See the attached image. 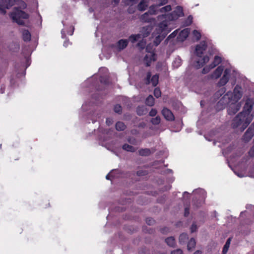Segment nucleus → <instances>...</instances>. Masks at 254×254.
Returning <instances> with one entry per match:
<instances>
[{
	"label": "nucleus",
	"mask_w": 254,
	"mask_h": 254,
	"mask_svg": "<svg viewBox=\"0 0 254 254\" xmlns=\"http://www.w3.org/2000/svg\"><path fill=\"white\" fill-rule=\"evenodd\" d=\"M157 110L155 109H152L151 111L149 112V115L150 116L154 117L157 114Z\"/></svg>",
	"instance_id": "nucleus-44"
},
{
	"label": "nucleus",
	"mask_w": 254,
	"mask_h": 254,
	"mask_svg": "<svg viewBox=\"0 0 254 254\" xmlns=\"http://www.w3.org/2000/svg\"><path fill=\"white\" fill-rule=\"evenodd\" d=\"M6 10L2 8H0V13H1L2 14H5L6 13Z\"/></svg>",
	"instance_id": "nucleus-53"
},
{
	"label": "nucleus",
	"mask_w": 254,
	"mask_h": 254,
	"mask_svg": "<svg viewBox=\"0 0 254 254\" xmlns=\"http://www.w3.org/2000/svg\"><path fill=\"white\" fill-rule=\"evenodd\" d=\"M254 135V127L250 126L243 136L245 142H249Z\"/></svg>",
	"instance_id": "nucleus-8"
},
{
	"label": "nucleus",
	"mask_w": 254,
	"mask_h": 254,
	"mask_svg": "<svg viewBox=\"0 0 254 254\" xmlns=\"http://www.w3.org/2000/svg\"><path fill=\"white\" fill-rule=\"evenodd\" d=\"M68 42H64V46L66 47L67 46V43Z\"/></svg>",
	"instance_id": "nucleus-64"
},
{
	"label": "nucleus",
	"mask_w": 254,
	"mask_h": 254,
	"mask_svg": "<svg viewBox=\"0 0 254 254\" xmlns=\"http://www.w3.org/2000/svg\"><path fill=\"white\" fill-rule=\"evenodd\" d=\"M10 17L13 21L16 22L18 24L23 25L24 22L23 19L28 18L29 15L24 11L16 8L10 13Z\"/></svg>",
	"instance_id": "nucleus-3"
},
{
	"label": "nucleus",
	"mask_w": 254,
	"mask_h": 254,
	"mask_svg": "<svg viewBox=\"0 0 254 254\" xmlns=\"http://www.w3.org/2000/svg\"><path fill=\"white\" fill-rule=\"evenodd\" d=\"M189 237L187 234L184 233L181 234L179 237V242L181 244L183 245L186 243Z\"/></svg>",
	"instance_id": "nucleus-23"
},
{
	"label": "nucleus",
	"mask_w": 254,
	"mask_h": 254,
	"mask_svg": "<svg viewBox=\"0 0 254 254\" xmlns=\"http://www.w3.org/2000/svg\"><path fill=\"white\" fill-rule=\"evenodd\" d=\"M189 207H186L185 209V213H184V215L185 217H187L189 216V214H190V211H189Z\"/></svg>",
	"instance_id": "nucleus-51"
},
{
	"label": "nucleus",
	"mask_w": 254,
	"mask_h": 254,
	"mask_svg": "<svg viewBox=\"0 0 254 254\" xmlns=\"http://www.w3.org/2000/svg\"><path fill=\"white\" fill-rule=\"evenodd\" d=\"M128 44L127 39H121L117 43V47L119 51L125 49Z\"/></svg>",
	"instance_id": "nucleus-13"
},
{
	"label": "nucleus",
	"mask_w": 254,
	"mask_h": 254,
	"mask_svg": "<svg viewBox=\"0 0 254 254\" xmlns=\"http://www.w3.org/2000/svg\"><path fill=\"white\" fill-rule=\"evenodd\" d=\"M5 2H8V3L4 5L5 7L7 9H8L10 8V6L12 5V2L11 0H4Z\"/></svg>",
	"instance_id": "nucleus-45"
},
{
	"label": "nucleus",
	"mask_w": 254,
	"mask_h": 254,
	"mask_svg": "<svg viewBox=\"0 0 254 254\" xmlns=\"http://www.w3.org/2000/svg\"><path fill=\"white\" fill-rule=\"evenodd\" d=\"M22 39L24 42H29L31 40V35L30 32L26 29L22 30Z\"/></svg>",
	"instance_id": "nucleus-19"
},
{
	"label": "nucleus",
	"mask_w": 254,
	"mask_h": 254,
	"mask_svg": "<svg viewBox=\"0 0 254 254\" xmlns=\"http://www.w3.org/2000/svg\"><path fill=\"white\" fill-rule=\"evenodd\" d=\"M190 194L187 191H185L183 194V197L185 198L186 196L189 197Z\"/></svg>",
	"instance_id": "nucleus-56"
},
{
	"label": "nucleus",
	"mask_w": 254,
	"mask_h": 254,
	"mask_svg": "<svg viewBox=\"0 0 254 254\" xmlns=\"http://www.w3.org/2000/svg\"><path fill=\"white\" fill-rule=\"evenodd\" d=\"M161 119L159 116H156L155 118H152L150 122L154 125H158L160 123Z\"/></svg>",
	"instance_id": "nucleus-32"
},
{
	"label": "nucleus",
	"mask_w": 254,
	"mask_h": 254,
	"mask_svg": "<svg viewBox=\"0 0 254 254\" xmlns=\"http://www.w3.org/2000/svg\"><path fill=\"white\" fill-rule=\"evenodd\" d=\"M168 0H160V2L158 4H153L150 6L148 12L145 13L141 16V19L145 22H149L151 20V18L149 17V13L151 15H155L158 13L157 8L168 2Z\"/></svg>",
	"instance_id": "nucleus-4"
},
{
	"label": "nucleus",
	"mask_w": 254,
	"mask_h": 254,
	"mask_svg": "<svg viewBox=\"0 0 254 254\" xmlns=\"http://www.w3.org/2000/svg\"><path fill=\"white\" fill-rule=\"evenodd\" d=\"M175 36V35L174 34V32L171 33L169 36V37H168V38H171V37H174Z\"/></svg>",
	"instance_id": "nucleus-58"
},
{
	"label": "nucleus",
	"mask_w": 254,
	"mask_h": 254,
	"mask_svg": "<svg viewBox=\"0 0 254 254\" xmlns=\"http://www.w3.org/2000/svg\"><path fill=\"white\" fill-rule=\"evenodd\" d=\"M207 47V42L205 41H202L197 45L195 47V53L197 56L201 57L203 52L206 50Z\"/></svg>",
	"instance_id": "nucleus-7"
},
{
	"label": "nucleus",
	"mask_w": 254,
	"mask_h": 254,
	"mask_svg": "<svg viewBox=\"0 0 254 254\" xmlns=\"http://www.w3.org/2000/svg\"><path fill=\"white\" fill-rule=\"evenodd\" d=\"M110 174H108L106 176V179H107V180H109V179H110Z\"/></svg>",
	"instance_id": "nucleus-63"
},
{
	"label": "nucleus",
	"mask_w": 254,
	"mask_h": 254,
	"mask_svg": "<svg viewBox=\"0 0 254 254\" xmlns=\"http://www.w3.org/2000/svg\"><path fill=\"white\" fill-rule=\"evenodd\" d=\"M167 244L171 247H174L176 245L175 240L173 237H170L165 239Z\"/></svg>",
	"instance_id": "nucleus-24"
},
{
	"label": "nucleus",
	"mask_w": 254,
	"mask_h": 254,
	"mask_svg": "<svg viewBox=\"0 0 254 254\" xmlns=\"http://www.w3.org/2000/svg\"><path fill=\"white\" fill-rule=\"evenodd\" d=\"M145 104L148 106H153L154 104V98L152 95H149L145 100Z\"/></svg>",
	"instance_id": "nucleus-28"
},
{
	"label": "nucleus",
	"mask_w": 254,
	"mask_h": 254,
	"mask_svg": "<svg viewBox=\"0 0 254 254\" xmlns=\"http://www.w3.org/2000/svg\"><path fill=\"white\" fill-rule=\"evenodd\" d=\"M181 60L180 59H176V60L174 61L173 66L178 67L181 65Z\"/></svg>",
	"instance_id": "nucleus-39"
},
{
	"label": "nucleus",
	"mask_w": 254,
	"mask_h": 254,
	"mask_svg": "<svg viewBox=\"0 0 254 254\" xmlns=\"http://www.w3.org/2000/svg\"><path fill=\"white\" fill-rule=\"evenodd\" d=\"M212 68H211V64L209 65L208 66H206L203 68L202 72L203 74H206L208 73Z\"/></svg>",
	"instance_id": "nucleus-38"
},
{
	"label": "nucleus",
	"mask_w": 254,
	"mask_h": 254,
	"mask_svg": "<svg viewBox=\"0 0 254 254\" xmlns=\"http://www.w3.org/2000/svg\"><path fill=\"white\" fill-rule=\"evenodd\" d=\"M126 127V125L122 122H118L116 124V128L118 131L124 130Z\"/></svg>",
	"instance_id": "nucleus-29"
},
{
	"label": "nucleus",
	"mask_w": 254,
	"mask_h": 254,
	"mask_svg": "<svg viewBox=\"0 0 254 254\" xmlns=\"http://www.w3.org/2000/svg\"><path fill=\"white\" fill-rule=\"evenodd\" d=\"M197 191H199L200 192V193H204V191L203 190H202V189H200V190H195V192H197Z\"/></svg>",
	"instance_id": "nucleus-57"
},
{
	"label": "nucleus",
	"mask_w": 254,
	"mask_h": 254,
	"mask_svg": "<svg viewBox=\"0 0 254 254\" xmlns=\"http://www.w3.org/2000/svg\"><path fill=\"white\" fill-rule=\"evenodd\" d=\"M172 9V8H171V6L170 5H167L165 6H164L161 8L159 9V11L160 12H167V11H171Z\"/></svg>",
	"instance_id": "nucleus-33"
},
{
	"label": "nucleus",
	"mask_w": 254,
	"mask_h": 254,
	"mask_svg": "<svg viewBox=\"0 0 254 254\" xmlns=\"http://www.w3.org/2000/svg\"><path fill=\"white\" fill-rule=\"evenodd\" d=\"M114 110L116 113H118L119 114H121L122 112V106L119 104L116 105L114 106Z\"/></svg>",
	"instance_id": "nucleus-35"
},
{
	"label": "nucleus",
	"mask_w": 254,
	"mask_h": 254,
	"mask_svg": "<svg viewBox=\"0 0 254 254\" xmlns=\"http://www.w3.org/2000/svg\"><path fill=\"white\" fill-rule=\"evenodd\" d=\"M229 247L230 246L225 244L223 248L222 254H226L229 250Z\"/></svg>",
	"instance_id": "nucleus-42"
},
{
	"label": "nucleus",
	"mask_w": 254,
	"mask_h": 254,
	"mask_svg": "<svg viewBox=\"0 0 254 254\" xmlns=\"http://www.w3.org/2000/svg\"><path fill=\"white\" fill-rule=\"evenodd\" d=\"M148 112V110L146 106L142 105V106H139L137 107L136 109V113L139 116H142L146 115Z\"/></svg>",
	"instance_id": "nucleus-18"
},
{
	"label": "nucleus",
	"mask_w": 254,
	"mask_h": 254,
	"mask_svg": "<svg viewBox=\"0 0 254 254\" xmlns=\"http://www.w3.org/2000/svg\"><path fill=\"white\" fill-rule=\"evenodd\" d=\"M142 39L141 34H132L129 36L128 42L130 41L132 43H134L140 39Z\"/></svg>",
	"instance_id": "nucleus-20"
},
{
	"label": "nucleus",
	"mask_w": 254,
	"mask_h": 254,
	"mask_svg": "<svg viewBox=\"0 0 254 254\" xmlns=\"http://www.w3.org/2000/svg\"><path fill=\"white\" fill-rule=\"evenodd\" d=\"M137 132V131L136 130H131V133H132V134H135Z\"/></svg>",
	"instance_id": "nucleus-62"
},
{
	"label": "nucleus",
	"mask_w": 254,
	"mask_h": 254,
	"mask_svg": "<svg viewBox=\"0 0 254 254\" xmlns=\"http://www.w3.org/2000/svg\"><path fill=\"white\" fill-rule=\"evenodd\" d=\"M162 114L164 118L168 121H173L175 120V117L172 112L166 108L163 109Z\"/></svg>",
	"instance_id": "nucleus-10"
},
{
	"label": "nucleus",
	"mask_w": 254,
	"mask_h": 254,
	"mask_svg": "<svg viewBox=\"0 0 254 254\" xmlns=\"http://www.w3.org/2000/svg\"><path fill=\"white\" fill-rule=\"evenodd\" d=\"M197 230V226L195 223H193L190 227L191 233L195 232Z\"/></svg>",
	"instance_id": "nucleus-49"
},
{
	"label": "nucleus",
	"mask_w": 254,
	"mask_h": 254,
	"mask_svg": "<svg viewBox=\"0 0 254 254\" xmlns=\"http://www.w3.org/2000/svg\"><path fill=\"white\" fill-rule=\"evenodd\" d=\"M209 57L207 56H205L200 60H199L197 63L199 66H203L204 64H205L206 63H207L209 61Z\"/></svg>",
	"instance_id": "nucleus-25"
},
{
	"label": "nucleus",
	"mask_w": 254,
	"mask_h": 254,
	"mask_svg": "<svg viewBox=\"0 0 254 254\" xmlns=\"http://www.w3.org/2000/svg\"><path fill=\"white\" fill-rule=\"evenodd\" d=\"M253 109V104L250 100H247L244 106L243 110L245 115L247 117H251L250 115Z\"/></svg>",
	"instance_id": "nucleus-11"
},
{
	"label": "nucleus",
	"mask_w": 254,
	"mask_h": 254,
	"mask_svg": "<svg viewBox=\"0 0 254 254\" xmlns=\"http://www.w3.org/2000/svg\"><path fill=\"white\" fill-rule=\"evenodd\" d=\"M193 254H201V252L197 251Z\"/></svg>",
	"instance_id": "nucleus-60"
},
{
	"label": "nucleus",
	"mask_w": 254,
	"mask_h": 254,
	"mask_svg": "<svg viewBox=\"0 0 254 254\" xmlns=\"http://www.w3.org/2000/svg\"><path fill=\"white\" fill-rule=\"evenodd\" d=\"M145 42L143 41V40L140 41L137 44V47L140 48L141 49L144 48L145 46Z\"/></svg>",
	"instance_id": "nucleus-41"
},
{
	"label": "nucleus",
	"mask_w": 254,
	"mask_h": 254,
	"mask_svg": "<svg viewBox=\"0 0 254 254\" xmlns=\"http://www.w3.org/2000/svg\"><path fill=\"white\" fill-rule=\"evenodd\" d=\"M137 175L138 176H140L145 175V174L144 172H141L140 171H138L137 172Z\"/></svg>",
	"instance_id": "nucleus-55"
},
{
	"label": "nucleus",
	"mask_w": 254,
	"mask_h": 254,
	"mask_svg": "<svg viewBox=\"0 0 254 254\" xmlns=\"http://www.w3.org/2000/svg\"><path fill=\"white\" fill-rule=\"evenodd\" d=\"M252 119V117H247L245 115L244 112H241L233 120L232 127L233 128H236L240 127L241 131H243L251 123Z\"/></svg>",
	"instance_id": "nucleus-1"
},
{
	"label": "nucleus",
	"mask_w": 254,
	"mask_h": 254,
	"mask_svg": "<svg viewBox=\"0 0 254 254\" xmlns=\"http://www.w3.org/2000/svg\"><path fill=\"white\" fill-rule=\"evenodd\" d=\"M190 31V30L189 28H185L182 30L179 35V40L182 41H184L185 40H186L189 35Z\"/></svg>",
	"instance_id": "nucleus-15"
},
{
	"label": "nucleus",
	"mask_w": 254,
	"mask_h": 254,
	"mask_svg": "<svg viewBox=\"0 0 254 254\" xmlns=\"http://www.w3.org/2000/svg\"><path fill=\"white\" fill-rule=\"evenodd\" d=\"M241 107V104L240 103L231 104L227 110L228 114L230 115L235 114L239 111Z\"/></svg>",
	"instance_id": "nucleus-9"
},
{
	"label": "nucleus",
	"mask_w": 254,
	"mask_h": 254,
	"mask_svg": "<svg viewBox=\"0 0 254 254\" xmlns=\"http://www.w3.org/2000/svg\"><path fill=\"white\" fill-rule=\"evenodd\" d=\"M222 62V59L220 57L216 56L214 57V61L210 64L211 65V68H214L217 65H218Z\"/></svg>",
	"instance_id": "nucleus-27"
},
{
	"label": "nucleus",
	"mask_w": 254,
	"mask_h": 254,
	"mask_svg": "<svg viewBox=\"0 0 254 254\" xmlns=\"http://www.w3.org/2000/svg\"><path fill=\"white\" fill-rule=\"evenodd\" d=\"M192 22V16L191 15H190L188 16V18L185 21L184 24L186 26H189L191 24Z\"/></svg>",
	"instance_id": "nucleus-36"
},
{
	"label": "nucleus",
	"mask_w": 254,
	"mask_h": 254,
	"mask_svg": "<svg viewBox=\"0 0 254 254\" xmlns=\"http://www.w3.org/2000/svg\"><path fill=\"white\" fill-rule=\"evenodd\" d=\"M229 79V77H227L225 75H223L220 81L217 83L218 86L221 87L225 85L228 82Z\"/></svg>",
	"instance_id": "nucleus-26"
},
{
	"label": "nucleus",
	"mask_w": 254,
	"mask_h": 254,
	"mask_svg": "<svg viewBox=\"0 0 254 254\" xmlns=\"http://www.w3.org/2000/svg\"><path fill=\"white\" fill-rule=\"evenodd\" d=\"M122 148L124 150L130 152H134L136 150V149L133 146L127 143H125L123 145Z\"/></svg>",
	"instance_id": "nucleus-22"
},
{
	"label": "nucleus",
	"mask_w": 254,
	"mask_h": 254,
	"mask_svg": "<svg viewBox=\"0 0 254 254\" xmlns=\"http://www.w3.org/2000/svg\"><path fill=\"white\" fill-rule=\"evenodd\" d=\"M106 123L108 126H110V125L113 124V121L111 118H107Z\"/></svg>",
	"instance_id": "nucleus-50"
},
{
	"label": "nucleus",
	"mask_w": 254,
	"mask_h": 254,
	"mask_svg": "<svg viewBox=\"0 0 254 254\" xmlns=\"http://www.w3.org/2000/svg\"><path fill=\"white\" fill-rule=\"evenodd\" d=\"M154 151L155 150L153 148H142L138 151V154L142 156H148L154 153Z\"/></svg>",
	"instance_id": "nucleus-14"
},
{
	"label": "nucleus",
	"mask_w": 254,
	"mask_h": 254,
	"mask_svg": "<svg viewBox=\"0 0 254 254\" xmlns=\"http://www.w3.org/2000/svg\"><path fill=\"white\" fill-rule=\"evenodd\" d=\"M171 254H183V252L181 249H178L173 251H172Z\"/></svg>",
	"instance_id": "nucleus-46"
},
{
	"label": "nucleus",
	"mask_w": 254,
	"mask_h": 254,
	"mask_svg": "<svg viewBox=\"0 0 254 254\" xmlns=\"http://www.w3.org/2000/svg\"><path fill=\"white\" fill-rule=\"evenodd\" d=\"M231 239L232 238H229L227 241H226V242L225 243L226 245H229L230 246V243H231Z\"/></svg>",
	"instance_id": "nucleus-54"
},
{
	"label": "nucleus",
	"mask_w": 254,
	"mask_h": 254,
	"mask_svg": "<svg viewBox=\"0 0 254 254\" xmlns=\"http://www.w3.org/2000/svg\"><path fill=\"white\" fill-rule=\"evenodd\" d=\"M167 28V22L166 20H163L162 22L158 24L155 31L153 32V36H156L154 41L155 46H158L168 34V31Z\"/></svg>",
	"instance_id": "nucleus-2"
},
{
	"label": "nucleus",
	"mask_w": 254,
	"mask_h": 254,
	"mask_svg": "<svg viewBox=\"0 0 254 254\" xmlns=\"http://www.w3.org/2000/svg\"><path fill=\"white\" fill-rule=\"evenodd\" d=\"M149 47L147 46L146 48V51L147 54L145 56L143 62L147 66L150 65L152 62H154L156 59V55L153 52L148 51Z\"/></svg>",
	"instance_id": "nucleus-6"
},
{
	"label": "nucleus",
	"mask_w": 254,
	"mask_h": 254,
	"mask_svg": "<svg viewBox=\"0 0 254 254\" xmlns=\"http://www.w3.org/2000/svg\"><path fill=\"white\" fill-rule=\"evenodd\" d=\"M183 15L184 13L182 7L181 6H177L176 9L172 13L168 14H162L161 16H159L158 18L165 19L164 20H166L168 22V20H174L178 19L179 17H181Z\"/></svg>",
	"instance_id": "nucleus-5"
},
{
	"label": "nucleus",
	"mask_w": 254,
	"mask_h": 254,
	"mask_svg": "<svg viewBox=\"0 0 254 254\" xmlns=\"http://www.w3.org/2000/svg\"><path fill=\"white\" fill-rule=\"evenodd\" d=\"M223 98L221 99L218 103V105L222 104L223 103Z\"/></svg>",
	"instance_id": "nucleus-59"
},
{
	"label": "nucleus",
	"mask_w": 254,
	"mask_h": 254,
	"mask_svg": "<svg viewBox=\"0 0 254 254\" xmlns=\"http://www.w3.org/2000/svg\"><path fill=\"white\" fill-rule=\"evenodd\" d=\"M241 88L237 85L234 89V98L236 101L240 100L242 97V93L240 91Z\"/></svg>",
	"instance_id": "nucleus-17"
},
{
	"label": "nucleus",
	"mask_w": 254,
	"mask_h": 254,
	"mask_svg": "<svg viewBox=\"0 0 254 254\" xmlns=\"http://www.w3.org/2000/svg\"><path fill=\"white\" fill-rule=\"evenodd\" d=\"M151 76V73L150 72H148L147 73L146 78L145 79V83L146 84H149L151 82L150 78Z\"/></svg>",
	"instance_id": "nucleus-40"
},
{
	"label": "nucleus",
	"mask_w": 254,
	"mask_h": 254,
	"mask_svg": "<svg viewBox=\"0 0 254 254\" xmlns=\"http://www.w3.org/2000/svg\"><path fill=\"white\" fill-rule=\"evenodd\" d=\"M223 70V66H219L213 72V74H212V77L215 79L218 78L219 77H220Z\"/></svg>",
	"instance_id": "nucleus-16"
},
{
	"label": "nucleus",
	"mask_w": 254,
	"mask_h": 254,
	"mask_svg": "<svg viewBox=\"0 0 254 254\" xmlns=\"http://www.w3.org/2000/svg\"><path fill=\"white\" fill-rule=\"evenodd\" d=\"M159 76L157 74L154 75L151 79V82L153 86H156L158 83Z\"/></svg>",
	"instance_id": "nucleus-31"
},
{
	"label": "nucleus",
	"mask_w": 254,
	"mask_h": 254,
	"mask_svg": "<svg viewBox=\"0 0 254 254\" xmlns=\"http://www.w3.org/2000/svg\"><path fill=\"white\" fill-rule=\"evenodd\" d=\"M146 223L149 225H152L154 223V220L151 218H147L146 219Z\"/></svg>",
	"instance_id": "nucleus-43"
},
{
	"label": "nucleus",
	"mask_w": 254,
	"mask_h": 254,
	"mask_svg": "<svg viewBox=\"0 0 254 254\" xmlns=\"http://www.w3.org/2000/svg\"><path fill=\"white\" fill-rule=\"evenodd\" d=\"M128 142L132 144H136V140L133 137H129L127 139Z\"/></svg>",
	"instance_id": "nucleus-47"
},
{
	"label": "nucleus",
	"mask_w": 254,
	"mask_h": 254,
	"mask_svg": "<svg viewBox=\"0 0 254 254\" xmlns=\"http://www.w3.org/2000/svg\"><path fill=\"white\" fill-rule=\"evenodd\" d=\"M192 34H193V37L195 38L196 40L197 41H198L199 40H200V39L201 38V34L199 31H198L196 30H194L193 31Z\"/></svg>",
	"instance_id": "nucleus-34"
},
{
	"label": "nucleus",
	"mask_w": 254,
	"mask_h": 254,
	"mask_svg": "<svg viewBox=\"0 0 254 254\" xmlns=\"http://www.w3.org/2000/svg\"><path fill=\"white\" fill-rule=\"evenodd\" d=\"M147 6V0H142L138 4L137 8L140 11H144Z\"/></svg>",
	"instance_id": "nucleus-21"
},
{
	"label": "nucleus",
	"mask_w": 254,
	"mask_h": 254,
	"mask_svg": "<svg viewBox=\"0 0 254 254\" xmlns=\"http://www.w3.org/2000/svg\"><path fill=\"white\" fill-rule=\"evenodd\" d=\"M152 26L147 25L144 26L141 29L139 34H141V38H145L147 37L152 31Z\"/></svg>",
	"instance_id": "nucleus-12"
},
{
	"label": "nucleus",
	"mask_w": 254,
	"mask_h": 254,
	"mask_svg": "<svg viewBox=\"0 0 254 254\" xmlns=\"http://www.w3.org/2000/svg\"><path fill=\"white\" fill-rule=\"evenodd\" d=\"M225 89L224 88L221 89L219 91H218L217 93V94L218 95H222L223 94H224L225 92Z\"/></svg>",
	"instance_id": "nucleus-52"
},
{
	"label": "nucleus",
	"mask_w": 254,
	"mask_h": 254,
	"mask_svg": "<svg viewBox=\"0 0 254 254\" xmlns=\"http://www.w3.org/2000/svg\"><path fill=\"white\" fill-rule=\"evenodd\" d=\"M154 95L157 98H159L161 96V92L160 91V90L158 88H155L154 90Z\"/></svg>",
	"instance_id": "nucleus-37"
},
{
	"label": "nucleus",
	"mask_w": 254,
	"mask_h": 254,
	"mask_svg": "<svg viewBox=\"0 0 254 254\" xmlns=\"http://www.w3.org/2000/svg\"><path fill=\"white\" fill-rule=\"evenodd\" d=\"M196 242L193 238H191L188 243L187 248L189 251H190L195 246Z\"/></svg>",
	"instance_id": "nucleus-30"
},
{
	"label": "nucleus",
	"mask_w": 254,
	"mask_h": 254,
	"mask_svg": "<svg viewBox=\"0 0 254 254\" xmlns=\"http://www.w3.org/2000/svg\"><path fill=\"white\" fill-rule=\"evenodd\" d=\"M231 73V69L229 68H226L224 70V74L223 75H225L227 77H229L230 76V74Z\"/></svg>",
	"instance_id": "nucleus-48"
},
{
	"label": "nucleus",
	"mask_w": 254,
	"mask_h": 254,
	"mask_svg": "<svg viewBox=\"0 0 254 254\" xmlns=\"http://www.w3.org/2000/svg\"><path fill=\"white\" fill-rule=\"evenodd\" d=\"M166 229H167L168 230V228H165L164 229H162L161 230V231L163 233H164L165 232H166L167 231H166Z\"/></svg>",
	"instance_id": "nucleus-61"
}]
</instances>
